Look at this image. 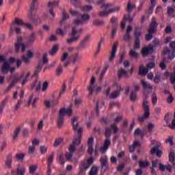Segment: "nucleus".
I'll use <instances>...</instances> for the list:
<instances>
[{
	"mask_svg": "<svg viewBox=\"0 0 175 175\" xmlns=\"http://www.w3.org/2000/svg\"><path fill=\"white\" fill-rule=\"evenodd\" d=\"M71 59L72 60L73 64H75V62H81L83 57L80 56L79 53H77L71 56Z\"/></svg>",
	"mask_w": 175,
	"mask_h": 175,
	"instance_id": "nucleus-24",
	"label": "nucleus"
},
{
	"mask_svg": "<svg viewBox=\"0 0 175 175\" xmlns=\"http://www.w3.org/2000/svg\"><path fill=\"white\" fill-rule=\"evenodd\" d=\"M31 72H27L25 77H22L23 81H22V85H25L28 81H29V79H31Z\"/></svg>",
	"mask_w": 175,
	"mask_h": 175,
	"instance_id": "nucleus-26",
	"label": "nucleus"
},
{
	"mask_svg": "<svg viewBox=\"0 0 175 175\" xmlns=\"http://www.w3.org/2000/svg\"><path fill=\"white\" fill-rule=\"evenodd\" d=\"M161 107H156L154 109V118L155 120H157V121H158V120H159V114H161Z\"/></svg>",
	"mask_w": 175,
	"mask_h": 175,
	"instance_id": "nucleus-36",
	"label": "nucleus"
},
{
	"mask_svg": "<svg viewBox=\"0 0 175 175\" xmlns=\"http://www.w3.org/2000/svg\"><path fill=\"white\" fill-rule=\"evenodd\" d=\"M168 126L170 129H175V119L172 120V124H170Z\"/></svg>",
	"mask_w": 175,
	"mask_h": 175,
	"instance_id": "nucleus-64",
	"label": "nucleus"
},
{
	"mask_svg": "<svg viewBox=\"0 0 175 175\" xmlns=\"http://www.w3.org/2000/svg\"><path fill=\"white\" fill-rule=\"evenodd\" d=\"M53 161H54V154H52L48 158L47 162H48L49 167H50V165H51L53 163Z\"/></svg>",
	"mask_w": 175,
	"mask_h": 175,
	"instance_id": "nucleus-55",
	"label": "nucleus"
},
{
	"mask_svg": "<svg viewBox=\"0 0 175 175\" xmlns=\"http://www.w3.org/2000/svg\"><path fill=\"white\" fill-rule=\"evenodd\" d=\"M24 24L25 23H24V22H23V20H21L20 18H15L14 23L11 25L10 29H11V31H13V26L14 25L24 26Z\"/></svg>",
	"mask_w": 175,
	"mask_h": 175,
	"instance_id": "nucleus-27",
	"label": "nucleus"
},
{
	"mask_svg": "<svg viewBox=\"0 0 175 175\" xmlns=\"http://www.w3.org/2000/svg\"><path fill=\"white\" fill-rule=\"evenodd\" d=\"M105 42V39L100 38L98 44V50L96 51V54H98L100 51V49L102 47V43Z\"/></svg>",
	"mask_w": 175,
	"mask_h": 175,
	"instance_id": "nucleus-50",
	"label": "nucleus"
},
{
	"mask_svg": "<svg viewBox=\"0 0 175 175\" xmlns=\"http://www.w3.org/2000/svg\"><path fill=\"white\" fill-rule=\"evenodd\" d=\"M174 100V97L173 96V94H170L167 98V103H169L170 105L173 103Z\"/></svg>",
	"mask_w": 175,
	"mask_h": 175,
	"instance_id": "nucleus-56",
	"label": "nucleus"
},
{
	"mask_svg": "<svg viewBox=\"0 0 175 175\" xmlns=\"http://www.w3.org/2000/svg\"><path fill=\"white\" fill-rule=\"evenodd\" d=\"M130 99L133 102H135V100H136L137 99V94H136V93H135L133 92H131V94L130 95Z\"/></svg>",
	"mask_w": 175,
	"mask_h": 175,
	"instance_id": "nucleus-54",
	"label": "nucleus"
},
{
	"mask_svg": "<svg viewBox=\"0 0 175 175\" xmlns=\"http://www.w3.org/2000/svg\"><path fill=\"white\" fill-rule=\"evenodd\" d=\"M90 15L88 14H85L81 15V19H77L74 22V25H79V24H84V23H86L90 20Z\"/></svg>",
	"mask_w": 175,
	"mask_h": 175,
	"instance_id": "nucleus-9",
	"label": "nucleus"
},
{
	"mask_svg": "<svg viewBox=\"0 0 175 175\" xmlns=\"http://www.w3.org/2000/svg\"><path fill=\"white\" fill-rule=\"evenodd\" d=\"M68 57V53L66 52V53H63V55H62V57L60 58V60L62 61V62H64V61L66 60Z\"/></svg>",
	"mask_w": 175,
	"mask_h": 175,
	"instance_id": "nucleus-58",
	"label": "nucleus"
},
{
	"mask_svg": "<svg viewBox=\"0 0 175 175\" xmlns=\"http://www.w3.org/2000/svg\"><path fill=\"white\" fill-rule=\"evenodd\" d=\"M23 42V38L19 37L16 40V43L15 44V51L16 53H18L20 51V48H21V51H25V45L21 43Z\"/></svg>",
	"mask_w": 175,
	"mask_h": 175,
	"instance_id": "nucleus-10",
	"label": "nucleus"
},
{
	"mask_svg": "<svg viewBox=\"0 0 175 175\" xmlns=\"http://www.w3.org/2000/svg\"><path fill=\"white\" fill-rule=\"evenodd\" d=\"M117 90L113 92L110 95H109V98L110 99H116V98H118L120 96V94L121 91H124V88L121 87V85H116Z\"/></svg>",
	"mask_w": 175,
	"mask_h": 175,
	"instance_id": "nucleus-13",
	"label": "nucleus"
},
{
	"mask_svg": "<svg viewBox=\"0 0 175 175\" xmlns=\"http://www.w3.org/2000/svg\"><path fill=\"white\" fill-rule=\"evenodd\" d=\"M165 33H166V35H169V33H172V32H173V29L172 28V26L168 25L165 27V30H164Z\"/></svg>",
	"mask_w": 175,
	"mask_h": 175,
	"instance_id": "nucleus-48",
	"label": "nucleus"
},
{
	"mask_svg": "<svg viewBox=\"0 0 175 175\" xmlns=\"http://www.w3.org/2000/svg\"><path fill=\"white\" fill-rule=\"evenodd\" d=\"M98 174V167L96 166H93L89 172V175H97Z\"/></svg>",
	"mask_w": 175,
	"mask_h": 175,
	"instance_id": "nucleus-42",
	"label": "nucleus"
},
{
	"mask_svg": "<svg viewBox=\"0 0 175 175\" xmlns=\"http://www.w3.org/2000/svg\"><path fill=\"white\" fill-rule=\"evenodd\" d=\"M163 53L164 55H168V59L172 61L175 58V42H171L170 44V47L165 46L163 50Z\"/></svg>",
	"mask_w": 175,
	"mask_h": 175,
	"instance_id": "nucleus-3",
	"label": "nucleus"
},
{
	"mask_svg": "<svg viewBox=\"0 0 175 175\" xmlns=\"http://www.w3.org/2000/svg\"><path fill=\"white\" fill-rule=\"evenodd\" d=\"M134 136H141L142 139H143L145 136L144 131H141L140 128H137L134 132Z\"/></svg>",
	"mask_w": 175,
	"mask_h": 175,
	"instance_id": "nucleus-31",
	"label": "nucleus"
},
{
	"mask_svg": "<svg viewBox=\"0 0 175 175\" xmlns=\"http://www.w3.org/2000/svg\"><path fill=\"white\" fill-rule=\"evenodd\" d=\"M69 12L70 13L71 16H77V17H79V16H80V14L79 13V12L75 11L72 9H70L69 10Z\"/></svg>",
	"mask_w": 175,
	"mask_h": 175,
	"instance_id": "nucleus-60",
	"label": "nucleus"
},
{
	"mask_svg": "<svg viewBox=\"0 0 175 175\" xmlns=\"http://www.w3.org/2000/svg\"><path fill=\"white\" fill-rule=\"evenodd\" d=\"M148 73V68L144 67L143 65H140L139 67L138 75L139 76H146Z\"/></svg>",
	"mask_w": 175,
	"mask_h": 175,
	"instance_id": "nucleus-23",
	"label": "nucleus"
},
{
	"mask_svg": "<svg viewBox=\"0 0 175 175\" xmlns=\"http://www.w3.org/2000/svg\"><path fill=\"white\" fill-rule=\"evenodd\" d=\"M140 142H139V141H135L133 146H129L130 152H133V151H135V148H136V147H140Z\"/></svg>",
	"mask_w": 175,
	"mask_h": 175,
	"instance_id": "nucleus-30",
	"label": "nucleus"
},
{
	"mask_svg": "<svg viewBox=\"0 0 175 175\" xmlns=\"http://www.w3.org/2000/svg\"><path fill=\"white\" fill-rule=\"evenodd\" d=\"M141 83L142 84L144 90H148L149 92H151L152 87L148 84L147 81H145L144 79L141 80Z\"/></svg>",
	"mask_w": 175,
	"mask_h": 175,
	"instance_id": "nucleus-25",
	"label": "nucleus"
},
{
	"mask_svg": "<svg viewBox=\"0 0 175 175\" xmlns=\"http://www.w3.org/2000/svg\"><path fill=\"white\" fill-rule=\"evenodd\" d=\"M139 167H148V166H150V162L148 161H139Z\"/></svg>",
	"mask_w": 175,
	"mask_h": 175,
	"instance_id": "nucleus-38",
	"label": "nucleus"
},
{
	"mask_svg": "<svg viewBox=\"0 0 175 175\" xmlns=\"http://www.w3.org/2000/svg\"><path fill=\"white\" fill-rule=\"evenodd\" d=\"M116 53H117V44H114L112 46L111 55L109 57V62H113L114 61V58H116Z\"/></svg>",
	"mask_w": 175,
	"mask_h": 175,
	"instance_id": "nucleus-19",
	"label": "nucleus"
},
{
	"mask_svg": "<svg viewBox=\"0 0 175 175\" xmlns=\"http://www.w3.org/2000/svg\"><path fill=\"white\" fill-rule=\"evenodd\" d=\"M56 33H57V35H59L60 36H65L66 33H65V31H64V30H62V29L58 28L56 30Z\"/></svg>",
	"mask_w": 175,
	"mask_h": 175,
	"instance_id": "nucleus-51",
	"label": "nucleus"
},
{
	"mask_svg": "<svg viewBox=\"0 0 175 175\" xmlns=\"http://www.w3.org/2000/svg\"><path fill=\"white\" fill-rule=\"evenodd\" d=\"M94 163V159L92 157L89 158L87 161L81 162L80 165V170L82 172H85L90 166Z\"/></svg>",
	"mask_w": 175,
	"mask_h": 175,
	"instance_id": "nucleus-8",
	"label": "nucleus"
},
{
	"mask_svg": "<svg viewBox=\"0 0 175 175\" xmlns=\"http://www.w3.org/2000/svg\"><path fill=\"white\" fill-rule=\"evenodd\" d=\"M66 161H70V162H72L73 160L72 159V158H73V154H72L71 152H66L65 154Z\"/></svg>",
	"mask_w": 175,
	"mask_h": 175,
	"instance_id": "nucleus-47",
	"label": "nucleus"
},
{
	"mask_svg": "<svg viewBox=\"0 0 175 175\" xmlns=\"http://www.w3.org/2000/svg\"><path fill=\"white\" fill-rule=\"evenodd\" d=\"M77 121H79L78 116H75L72 119L73 130L75 132H77L78 135H79L78 137H74L72 140L73 146H80V143H81V133H83V128L80 127L77 129V126H79V122H77Z\"/></svg>",
	"mask_w": 175,
	"mask_h": 175,
	"instance_id": "nucleus-2",
	"label": "nucleus"
},
{
	"mask_svg": "<svg viewBox=\"0 0 175 175\" xmlns=\"http://www.w3.org/2000/svg\"><path fill=\"white\" fill-rule=\"evenodd\" d=\"M82 12H85V13H88V12H91L92 10V6L91 5H84L81 7Z\"/></svg>",
	"mask_w": 175,
	"mask_h": 175,
	"instance_id": "nucleus-39",
	"label": "nucleus"
},
{
	"mask_svg": "<svg viewBox=\"0 0 175 175\" xmlns=\"http://www.w3.org/2000/svg\"><path fill=\"white\" fill-rule=\"evenodd\" d=\"M25 157V154L24 153H17L15 155V158L16 159H17V161H23V159H24Z\"/></svg>",
	"mask_w": 175,
	"mask_h": 175,
	"instance_id": "nucleus-43",
	"label": "nucleus"
},
{
	"mask_svg": "<svg viewBox=\"0 0 175 175\" xmlns=\"http://www.w3.org/2000/svg\"><path fill=\"white\" fill-rule=\"evenodd\" d=\"M154 154L161 158L163 154V150L162 149V144L158 141H154Z\"/></svg>",
	"mask_w": 175,
	"mask_h": 175,
	"instance_id": "nucleus-6",
	"label": "nucleus"
},
{
	"mask_svg": "<svg viewBox=\"0 0 175 175\" xmlns=\"http://www.w3.org/2000/svg\"><path fill=\"white\" fill-rule=\"evenodd\" d=\"M47 88H49V83L44 82V83L42 85V92H46V91H47Z\"/></svg>",
	"mask_w": 175,
	"mask_h": 175,
	"instance_id": "nucleus-57",
	"label": "nucleus"
},
{
	"mask_svg": "<svg viewBox=\"0 0 175 175\" xmlns=\"http://www.w3.org/2000/svg\"><path fill=\"white\" fill-rule=\"evenodd\" d=\"M73 111L72 110V108H68L67 109H62L59 111V114L60 116H65V114H66L68 117H70V116H72Z\"/></svg>",
	"mask_w": 175,
	"mask_h": 175,
	"instance_id": "nucleus-22",
	"label": "nucleus"
},
{
	"mask_svg": "<svg viewBox=\"0 0 175 175\" xmlns=\"http://www.w3.org/2000/svg\"><path fill=\"white\" fill-rule=\"evenodd\" d=\"M126 73H127L126 71L122 68L119 70L118 72V76L119 79H121V77H126Z\"/></svg>",
	"mask_w": 175,
	"mask_h": 175,
	"instance_id": "nucleus-37",
	"label": "nucleus"
},
{
	"mask_svg": "<svg viewBox=\"0 0 175 175\" xmlns=\"http://www.w3.org/2000/svg\"><path fill=\"white\" fill-rule=\"evenodd\" d=\"M64 125V116L59 115V118L57 120V126L59 128H62V126Z\"/></svg>",
	"mask_w": 175,
	"mask_h": 175,
	"instance_id": "nucleus-35",
	"label": "nucleus"
},
{
	"mask_svg": "<svg viewBox=\"0 0 175 175\" xmlns=\"http://www.w3.org/2000/svg\"><path fill=\"white\" fill-rule=\"evenodd\" d=\"M169 159L170 162H172V163H174L175 161V154L174 152H170L168 154Z\"/></svg>",
	"mask_w": 175,
	"mask_h": 175,
	"instance_id": "nucleus-46",
	"label": "nucleus"
},
{
	"mask_svg": "<svg viewBox=\"0 0 175 175\" xmlns=\"http://www.w3.org/2000/svg\"><path fill=\"white\" fill-rule=\"evenodd\" d=\"M143 108L144 110V116L138 118L139 122H144L146 120H148L150 118V106L148 105V101L144 100L143 103Z\"/></svg>",
	"mask_w": 175,
	"mask_h": 175,
	"instance_id": "nucleus-5",
	"label": "nucleus"
},
{
	"mask_svg": "<svg viewBox=\"0 0 175 175\" xmlns=\"http://www.w3.org/2000/svg\"><path fill=\"white\" fill-rule=\"evenodd\" d=\"M121 120H122V116H117L115 118V124L111 126V129H113L114 133H117V132H118V128H117V125L116 124H118Z\"/></svg>",
	"mask_w": 175,
	"mask_h": 175,
	"instance_id": "nucleus-17",
	"label": "nucleus"
},
{
	"mask_svg": "<svg viewBox=\"0 0 175 175\" xmlns=\"http://www.w3.org/2000/svg\"><path fill=\"white\" fill-rule=\"evenodd\" d=\"M129 55L133 58H137L139 57V53H137L135 50L131 49L129 51Z\"/></svg>",
	"mask_w": 175,
	"mask_h": 175,
	"instance_id": "nucleus-44",
	"label": "nucleus"
},
{
	"mask_svg": "<svg viewBox=\"0 0 175 175\" xmlns=\"http://www.w3.org/2000/svg\"><path fill=\"white\" fill-rule=\"evenodd\" d=\"M101 9H103V11L99 12L98 16H100V17H107V16H109V14H111V13L120 12L121 7L116 6L113 8V4L106 3L101 6Z\"/></svg>",
	"mask_w": 175,
	"mask_h": 175,
	"instance_id": "nucleus-1",
	"label": "nucleus"
},
{
	"mask_svg": "<svg viewBox=\"0 0 175 175\" xmlns=\"http://www.w3.org/2000/svg\"><path fill=\"white\" fill-rule=\"evenodd\" d=\"M108 161L109 159L106 155L102 156L101 158L100 159L102 170H103L104 172H106L107 169H109V164H107Z\"/></svg>",
	"mask_w": 175,
	"mask_h": 175,
	"instance_id": "nucleus-12",
	"label": "nucleus"
},
{
	"mask_svg": "<svg viewBox=\"0 0 175 175\" xmlns=\"http://www.w3.org/2000/svg\"><path fill=\"white\" fill-rule=\"evenodd\" d=\"M21 131V127L17 126L16 128V129L14 131V134H13V139L14 140H16V139H17V137H18V135H19Z\"/></svg>",
	"mask_w": 175,
	"mask_h": 175,
	"instance_id": "nucleus-34",
	"label": "nucleus"
},
{
	"mask_svg": "<svg viewBox=\"0 0 175 175\" xmlns=\"http://www.w3.org/2000/svg\"><path fill=\"white\" fill-rule=\"evenodd\" d=\"M110 144H111V142H110V138H107L104 141V145L103 147L100 148V152H106L107 150H109V147H110Z\"/></svg>",
	"mask_w": 175,
	"mask_h": 175,
	"instance_id": "nucleus-14",
	"label": "nucleus"
},
{
	"mask_svg": "<svg viewBox=\"0 0 175 175\" xmlns=\"http://www.w3.org/2000/svg\"><path fill=\"white\" fill-rule=\"evenodd\" d=\"M23 77H24V74H22L21 76L15 77L12 80V81L11 82V84H13V85H14L16 83H18V81H21V80H23Z\"/></svg>",
	"mask_w": 175,
	"mask_h": 175,
	"instance_id": "nucleus-33",
	"label": "nucleus"
},
{
	"mask_svg": "<svg viewBox=\"0 0 175 175\" xmlns=\"http://www.w3.org/2000/svg\"><path fill=\"white\" fill-rule=\"evenodd\" d=\"M38 3V0H33L31 6L30 8V13L29 14V17L31 20H33V17H35V14H33V10L36 8Z\"/></svg>",
	"mask_w": 175,
	"mask_h": 175,
	"instance_id": "nucleus-20",
	"label": "nucleus"
},
{
	"mask_svg": "<svg viewBox=\"0 0 175 175\" xmlns=\"http://www.w3.org/2000/svg\"><path fill=\"white\" fill-rule=\"evenodd\" d=\"M102 88L98 86V85H90L88 87V91H90V95H92V92H100Z\"/></svg>",
	"mask_w": 175,
	"mask_h": 175,
	"instance_id": "nucleus-15",
	"label": "nucleus"
},
{
	"mask_svg": "<svg viewBox=\"0 0 175 175\" xmlns=\"http://www.w3.org/2000/svg\"><path fill=\"white\" fill-rule=\"evenodd\" d=\"M36 170H38V165H31L29 167V172L30 174H33V173L36 172Z\"/></svg>",
	"mask_w": 175,
	"mask_h": 175,
	"instance_id": "nucleus-40",
	"label": "nucleus"
},
{
	"mask_svg": "<svg viewBox=\"0 0 175 175\" xmlns=\"http://www.w3.org/2000/svg\"><path fill=\"white\" fill-rule=\"evenodd\" d=\"M35 33H32L31 34H30V36L28 37L27 38V44H32L34 43L35 42Z\"/></svg>",
	"mask_w": 175,
	"mask_h": 175,
	"instance_id": "nucleus-32",
	"label": "nucleus"
},
{
	"mask_svg": "<svg viewBox=\"0 0 175 175\" xmlns=\"http://www.w3.org/2000/svg\"><path fill=\"white\" fill-rule=\"evenodd\" d=\"M6 61V57L3 55H0V62H3L1 66V72L4 75H8L9 70H10V64Z\"/></svg>",
	"mask_w": 175,
	"mask_h": 175,
	"instance_id": "nucleus-7",
	"label": "nucleus"
},
{
	"mask_svg": "<svg viewBox=\"0 0 175 175\" xmlns=\"http://www.w3.org/2000/svg\"><path fill=\"white\" fill-rule=\"evenodd\" d=\"M36 91H39V90H40V81L38 82V81H36L33 84V87L32 88H33L35 87V85H36Z\"/></svg>",
	"mask_w": 175,
	"mask_h": 175,
	"instance_id": "nucleus-63",
	"label": "nucleus"
},
{
	"mask_svg": "<svg viewBox=\"0 0 175 175\" xmlns=\"http://www.w3.org/2000/svg\"><path fill=\"white\" fill-rule=\"evenodd\" d=\"M82 31H83V29H77V28H76V27H73L72 29V31L70 34L71 38L67 39V43L70 44V43L77 42V40H79V39H80V35H81Z\"/></svg>",
	"mask_w": 175,
	"mask_h": 175,
	"instance_id": "nucleus-4",
	"label": "nucleus"
},
{
	"mask_svg": "<svg viewBox=\"0 0 175 175\" xmlns=\"http://www.w3.org/2000/svg\"><path fill=\"white\" fill-rule=\"evenodd\" d=\"M58 3H59V1H51V2H49V6H50V8H55L58 6Z\"/></svg>",
	"mask_w": 175,
	"mask_h": 175,
	"instance_id": "nucleus-53",
	"label": "nucleus"
},
{
	"mask_svg": "<svg viewBox=\"0 0 175 175\" xmlns=\"http://www.w3.org/2000/svg\"><path fill=\"white\" fill-rule=\"evenodd\" d=\"M103 24H105L103 21L94 20L93 21V25H95L96 27H100V25H103Z\"/></svg>",
	"mask_w": 175,
	"mask_h": 175,
	"instance_id": "nucleus-45",
	"label": "nucleus"
},
{
	"mask_svg": "<svg viewBox=\"0 0 175 175\" xmlns=\"http://www.w3.org/2000/svg\"><path fill=\"white\" fill-rule=\"evenodd\" d=\"M142 35V32L137 31L136 29L135 32V36L137 37L135 44H134V49H139L140 48V40H139V36Z\"/></svg>",
	"mask_w": 175,
	"mask_h": 175,
	"instance_id": "nucleus-18",
	"label": "nucleus"
},
{
	"mask_svg": "<svg viewBox=\"0 0 175 175\" xmlns=\"http://www.w3.org/2000/svg\"><path fill=\"white\" fill-rule=\"evenodd\" d=\"M64 142V139L62 138H58L56 139L54 143V147H58L61 143Z\"/></svg>",
	"mask_w": 175,
	"mask_h": 175,
	"instance_id": "nucleus-52",
	"label": "nucleus"
},
{
	"mask_svg": "<svg viewBox=\"0 0 175 175\" xmlns=\"http://www.w3.org/2000/svg\"><path fill=\"white\" fill-rule=\"evenodd\" d=\"M170 114L169 113H167L164 117V121L167 123L169 124L170 122Z\"/></svg>",
	"mask_w": 175,
	"mask_h": 175,
	"instance_id": "nucleus-61",
	"label": "nucleus"
},
{
	"mask_svg": "<svg viewBox=\"0 0 175 175\" xmlns=\"http://www.w3.org/2000/svg\"><path fill=\"white\" fill-rule=\"evenodd\" d=\"M68 18H69V14H68V13H66V12L63 11L62 19L60 21L59 23L62 24V23H64V21H65V20H68Z\"/></svg>",
	"mask_w": 175,
	"mask_h": 175,
	"instance_id": "nucleus-41",
	"label": "nucleus"
},
{
	"mask_svg": "<svg viewBox=\"0 0 175 175\" xmlns=\"http://www.w3.org/2000/svg\"><path fill=\"white\" fill-rule=\"evenodd\" d=\"M154 51V45L149 44L147 47L142 48V54L143 57H147L149 54H152Z\"/></svg>",
	"mask_w": 175,
	"mask_h": 175,
	"instance_id": "nucleus-11",
	"label": "nucleus"
},
{
	"mask_svg": "<svg viewBox=\"0 0 175 175\" xmlns=\"http://www.w3.org/2000/svg\"><path fill=\"white\" fill-rule=\"evenodd\" d=\"M110 135H111V130H110V129H106L105 135L106 136L107 139L110 137Z\"/></svg>",
	"mask_w": 175,
	"mask_h": 175,
	"instance_id": "nucleus-59",
	"label": "nucleus"
},
{
	"mask_svg": "<svg viewBox=\"0 0 175 175\" xmlns=\"http://www.w3.org/2000/svg\"><path fill=\"white\" fill-rule=\"evenodd\" d=\"M62 74V66H59L56 69V75H57V76H61Z\"/></svg>",
	"mask_w": 175,
	"mask_h": 175,
	"instance_id": "nucleus-62",
	"label": "nucleus"
},
{
	"mask_svg": "<svg viewBox=\"0 0 175 175\" xmlns=\"http://www.w3.org/2000/svg\"><path fill=\"white\" fill-rule=\"evenodd\" d=\"M27 169H25V167H18L17 170H16V171H14V170H12L11 171V174L12 175H24L25 174V172H26Z\"/></svg>",
	"mask_w": 175,
	"mask_h": 175,
	"instance_id": "nucleus-16",
	"label": "nucleus"
},
{
	"mask_svg": "<svg viewBox=\"0 0 175 175\" xmlns=\"http://www.w3.org/2000/svg\"><path fill=\"white\" fill-rule=\"evenodd\" d=\"M13 162V159H12V156H8L5 161V166L8 167V169H12V163Z\"/></svg>",
	"mask_w": 175,
	"mask_h": 175,
	"instance_id": "nucleus-28",
	"label": "nucleus"
},
{
	"mask_svg": "<svg viewBox=\"0 0 175 175\" xmlns=\"http://www.w3.org/2000/svg\"><path fill=\"white\" fill-rule=\"evenodd\" d=\"M152 33H154V21H152L148 33L146 35V40L149 41L150 39H152Z\"/></svg>",
	"mask_w": 175,
	"mask_h": 175,
	"instance_id": "nucleus-21",
	"label": "nucleus"
},
{
	"mask_svg": "<svg viewBox=\"0 0 175 175\" xmlns=\"http://www.w3.org/2000/svg\"><path fill=\"white\" fill-rule=\"evenodd\" d=\"M58 51V44H55L53 46L52 50L49 52V54L51 55H53V54H55Z\"/></svg>",
	"mask_w": 175,
	"mask_h": 175,
	"instance_id": "nucleus-49",
	"label": "nucleus"
},
{
	"mask_svg": "<svg viewBox=\"0 0 175 175\" xmlns=\"http://www.w3.org/2000/svg\"><path fill=\"white\" fill-rule=\"evenodd\" d=\"M135 8H136V4L132 3L131 2V0H129L126 7L127 12H129V13H131V12H132L133 10L135 9Z\"/></svg>",
	"mask_w": 175,
	"mask_h": 175,
	"instance_id": "nucleus-29",
	"label": "nucleus"
}]
</instances>
